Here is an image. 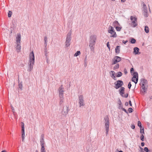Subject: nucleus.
Masks as SVG:
<instances>
[{"instance_id":"nucleus-52","label":"nucleus","mask_w":152,"mask_h":152,"mask_svg":"<svg viewBox=\"0 0 152 152\" xmlns=\"http://www.w3.org/2000/svg\"><path fill=\"white\" fill-rule=\"evenodd\" d=\"M142 5H143V8L145 7H146V5L144 3L142 2Z\"/></svg>"},{"instance_id":"nucleus-63","label":"nucleus","mask_w":152,"mask_h":152,"mask_svg":"<svg viewBox=\"0 0 152 152\" xmlns=\"http://www.w3.org/2000/svg\"><path fill=\"white\" fill-rule=\"evenodd\" d=\"M111 1H115V0H111Z\"/></svg>"},{"instance_id":"nucleus-1","label":"nucleus","mask_w":152,"mask_h":152,"mask_svg":"<svg viewBox=\"0 0 152 152\" xmlns=\"http://www.w3.org/2000/svg\"><path fill=\"white\" fill-rule=\"evenodd\" d=\"M97 37L95 35H92L90 36L89 40V47L91 51L94 52V47L96 41Z\"/></svg>"},{"instance_id":"nucleus-54","label":"nucleus","mask_w":152,"mask_h":152,"mask_svg":"<svg viewBox=\"0 0 152 152\" xmlns=\"http://www.w3.org/2000/svg\"><path fill=\"white\" fill-rule=\"evenodd\" d=\"M128 42V41L127 40H126V41H124V40H123V42H122L123 43H124V44H126L127 42Z\"/></svg>"},{"instance_id":"nucleus-47","label":"nucleus","mask_w":152,"mask_h":152,"mask_svg":"<svg viewBox=\"0 0 152 152\" xmlns=\"http://www.w3.org/2000/svg\"><path fill=\"white\" fill-rule=\"evenodd\" d=\"M11 109H12V110L13 113L14 114V113H15V112L14 111V107H13L12 106H11Z\"/></svg>"},{"instance_id":"nucleus-18","label":"nucleus","mask_w":152,"mask_h":152,"mask_svg":"<svg viewBox=\"0 0 152 152\" xmlns=\"http://www.w3.org/2000/svg\"><path fill=\"white\" fill-rule=\"evenodd\" d=\"M115 73V72L113 71H111L110 72L111 77L114 80H116V79L115 76H114Z\"/></svg>"},{"instance_id":"nucleus-23","label":"nucleus","mask_w":152,"mask_h":152,"mask_svg":"<svg viewBox=\"0 0 152 152\" xmlns=\"http://www.w3.org/2000/svg\"><path fill=\"white\" fill-rule=\"evenodd\" d=\"M44 52L45 54V58L47 60V62H48V51L47 50V48H44Z\"/></svg>"},{"instance_id":"nucleus-43","label":"nucleus","mask_w":152,"mask_h":152,"mask_svg":"<svg viewBox=\"0 0 152 152\" xmlns=\"http://www.w3.org/2000/svg\"><path fill=\"white\" fill-rule=\"evenodd\" d=\"M144 151L146 152H149V151L148 148L147 147H145L144 149Z\"/></svg>"},{"instance_id":"nucleus-36","label":"nucleus","mask_w":152,"mask_h":152,"mask_svg":"<svg viewBox=\"0 0 152 152\" xmlns=\"http://www.w3.org/2000/svg\"><path fill=\"white\" fill-rule=\"evenodd\" d=\"M41 152H46L44 147H41Z\"/></svg>"},{"instance_id":"nucleus-10","label":"nucleus","mask_w":152,"mask_h":152,"mask_svg":"<svg viewBox=\"0 0 152 152\" xmlns=\"http://www.w3.org/2000/svg\"><path fill=\"white\" fill-rule=\"evenodd\" d=\"M134 75L132 78V81L134 82L135 84H137L138 81V74L137 72H134Z\"/></svg>"},{"instance_id":"nucleus-57","label":"nucleus","mask_w":152,"mask_h":152,"mask_svg":"<svg viewBox=\"0 0 152 152\" xmlns=\"http://www.w3.org/2000/svg\"><path fill=\"white\" fill-rule=\"evenodd\" d=\"M125 105L126 106H127L128 105V103L127 102H126Z\"/></svg>"},{"instance_id":"nucleus-35","label":"nucleus","mask_w":152,"mask_h":152,"mask_svg":"<svg viewBox=\"0 0 152 152\" xmlns=\"http://www.w3.org/2000/svg\"><path fill=\"white\" fill-rule=\"evenodd\" d=\"M140 139L142 141H144V134H142V135L140 137Z\"/></svg>"},{"instance_id":"nucleus-41","label":"nucleus","mask_w":152,"mask_h":152,"mask_svg":"<svg viewBox=\"0 0 152 152\" xmlns=\"http://www.w3.org/2000/svg\"><path fill=\"white\" fill-rule=\"evenodd\" d=\"M19 87L21 89H22V85L21 83H20L18 85Z\"/></svg>"},{"instance_id":"nucleus-17","label":"nucleus","mask_w":152,"mask_h":152,"mask_svg":"<svg viewBox=\"0 0 152 152\" xmlns=\"http://www.w3.org/2000/svg\"><path fill=\"white\" fill-rule=\"evenodd\" d=\"M16 50L17 52H19L21 50L20 43H16Z\"/></svg>"},{"instance_id":"nucleus-61","label":"nucleus","mask_w":152,"mask_h":152,"mask_svg":"<svg viewBox=\"0 0 152 152\" xmlns=\"http://www.w3.org/2000/svg\"><path fill=\"white\" fill-rule=\"evenodd\" d=\"M150 98L151 99H152V96H150Z\"/></svg>"},{"instance_id":"nucleus-11","label":"nucleus","mask_w":152,"mask_h":152,"mask_svg":"<svg viewBox=\"0 0 152 152\" xmlns=\"http://www.w3.org/2000/svg\"><path fill=\"white\" fill-rule=\"evenodd\" d=\"M114 84L115 85V88L118 89L123 85L124 83L121 80H118L116 81V83H115Z\"/></svg>"},{"instance_id":"nucleus-64","label":"nucleus","mask_w":152,"mask_h":152,"mask_svg":"<svg viewBox=\"0 0 152 152\" xmlns=\"http://www.w3.org/2000/svg\"><path fill=\"white\" fill-rule=\"evenodd\" d=\"M141 152H145L143 151H142Z\"/></svg>"},{"instance_id":"nucleus-34","label":"nucleus","mask_w":152,"mask_h":152,"mask_svg":"<svg viewBox=\"0 0 152 152\" xmlns=\"http://www.w3.org/2000/svg\"><path fill=\"white\" fill-rule=\"evenodd\" d=\"M138 126H139L140 128H142L141 124V122L140 121H138Z\"/></svg>"},{"instance_id":"nucleus-56","label":"nucleus","mask_w":152,"mask_h":152,"mask_svg":"<svg viewBox=\"0 0 152 152\" xmlns=\"http://www.w3.org/2000/svg\"><path fill=\"white\" fill-rule=\"evenodd\" d=\"M145 145V143L143 142H142L141 143V146L142 147L143 146Z\"/></svg>"},{"instance_id":"nucleus-3","label":"nucleus","mask_w":152,"mask_h":152,"mask_svg":"<svg viewBox=\"0 0 152 152\" xmlns=\"http://www.w3.org/2000/svg\"><path fill=\"white\" fill-rule=\"evenodd\" d=\"M105 128L106 131V135H107L109 131V119L108 116H105L104 118Z\"/></svg>"},{"instance_id":"nucleus-25","label":"nucleus","mask_w":152,"mask_h":152,"mask_svg":"<svg viewBox=\"0 0 152 152\" xmlns=\"http://www.w3.org/2000/svg\"><path fill=\"white\" fill-rule=\"evenodd\" d=\"M120 46H117L115 48V52L117 53H120Z\"/></svg>"},{"instance_id":"nucleus-31","label":"nucleus","mask_w":152,"mask_h":152,"mask_svg":"<svg viewBox=\"0 0 152 152\" xmlns=\"http://www.w3.org/2000/svg\"><path fill=\"white\" fill-rule=\"evenodd\" d=\"M140 128V132L141 134H144V128Z\"/></svg>"},{"instance_id":"nucleus-33","label":"nucleus","mask_w":152,"mask_h":152,"mask_svg":"<svg viewBox=\"0 0 152 152\" xmlns=\"http://www.w3.org/2000/svg\"><path fill=\"white\" fill-rule=\"evenodd\" d=\"M135 42H136V40L135 39H134V38H132V39H131V42L132 44H134V43H135Z\"/></svg>"},{"instance_id":"nucleus-12","label":"nucleus","mask_w":152,"mask_h":152,"mask_svg":"<svg viewBox=\"0 0 152 152\" xmlns=\"http://www.w3.org/2000/svg\"><path fill=\"white\" fill-rule=\"evenodd\" d=\"M121 58L118 56H115L113 59L112 65H114L121 61Z\"/></svg>"},{"instance_id":"nucleus-42","label":"nucleus","mask_w":152,"mask_h":152,"mask_svg":"<svg viewBox=\"0 0 152 152\" xmlns=\"http://www.w3.org/2000/svg\"><path fill=\"white\" fill-rule=\"evenodd\" d=\"M131 86H132V85L131 84V82H129L128 84V88L129 89H130Z\"/></svg>"},{"instance_id":"nucleus-5","label":"nucleus","mask_w":152,"mask_h":152,"mask_svg":"<svg viewBox=\"0 0 152 152\" xmlns=\"http://www.w3.org/2000/svg\"><path fill=\"white\" fill-rule=\"evenodd\" d=\"M130 19L132 22L129 24L133 27H136L137 25V18L131 16H130Z\"/></svg>"},{"instance_id":"nucleus-29","label":"nucleus","mask_w":152,"mask_h":152,"mask_svg":"<svg viewBox=\"0 0 152 152\" xmlns=\"http://www.w3.org/2000/svg\"><path fill=\"white\" fill-rule=\"evenodd\" d=\"M119 64H116L114 66L113 68V69L114 70H115L116 69H117L119 68Z\"/></svg>"},{"instance_id":"nucleus-58","label":"nucleus","mask_w":152,"mask_h":152,"mask_svg":"<svg viewBox=\"0 0 152 152\" xmlns=\"http://www.w3.org/2000/svg\"><path fill=\"white\" fill-rule=\"evenodd\" d=\"M126 0H121V1L122 2H124L126 1Z\"/></svg>"},{"instance_id":"nucleus-28","label":"nucleus","mask_w":152,"mask_h":152,"mask_svg":"<svg viewBox=\"0 0 152 152\" xmlns=\"http://www.w3.org/2000/svg\"><path fill=\"white\" fill-rule=\"evenodd\" d=\"M122 74L121 72H119L116 73V76L117 77H119L122 75Z\"/></svg>"},{"instance_id":"nucleus-24","label":"nucleus","mask_w":152,"mask_h":152,"mask_svg":"<svg viewBox=\"0 0 152 152\" xmlns=\"http://www.w3.org/2000/svg\"><path fill=\"white\" fill-rule=\"evenodd\" d=\"M113 25L115 28L117 26H118L120 24L117 21L115 20L113 23Z\"/></svg>"},{"instance_id":"nucleus-40","label":"nucleus","mask_w":152,"mask_h":152,"mask_svg":"<svg viewBox=\"0 0 152 152\" xmlns=\"http://www.w3.org/2000/svg\"><path fill=\"white\" fill-rule=\"evenodd\" d=\"M21 128L22 129H24V124L23 122H21Z\"/></svg>"},{"instance_id":"nucleus-50","label":"nucleus","mask_w":152,"mask_h":152,"mask_svg":"<svg viewBox=\"0 0 152 152\" xmlns=\"http://www.w3.org/2000/svg\"><path fill=\"white\" fill-rule=\"evenodd\" d=\"M134 71V69L133 68H131L130 69V72L131 73H132Z\"/></svg>"},{"instance_id":"nucleus-62","label":"nucleus","mask_w":152,"mask_h":152,"mask_svg":"<svg viewBox=\"0 0 152 152\" xmlns=\"http://www.w3.org/2000/svg\"><path fill=\"white\" fill-rule=\"evenodd\" d=\"M35 152H38V151H37V150H36V151Z\"/></svg>"},{"instance_id":"nucleus-32","label":"nucleus","mask_w":152,"mask_h":152,"mask_svg":"<svg viewBox=\"0 0 152 152\" xmlns=\"http://www.w3.org/2000/svg\"><path fill=\"white\" fill-rule=\"evenodd\" d=\"M115 28L116 30L118 31H120L122 28L121 27H119L118 26H117Z\"/></svg>"},{"instance_id":"nucleus-13","label":"nucleus","mask_w":152,"mask_h":152,"mask_svg":"<svg viewBox=\"0 0 152 152\" xmlns=\"http://www.w3.org/2000/svg\"><path fill=\"white\" fill-rule=\"evenodd\" d=\"M125 88L124 87H121L120 89L119 90V91L120 92V94L121 96L122 97H124L125 98H127L128 97V94H126L124 95L123 94H124V91Z\"/></svg>"},{"instance_id":"nucleus-4","label":"nucleus","mask_w":152,"mask_h":152,"mask_svg":"<svg viewBox=\"0 0 152 152\" xmlns=\"http://www.w3.org/2000/svg\"><path fill=\"white\" fill-rule=\"evenodd\" d=\"M71 34L72 33L71 32H69L67 34L66 40L65 42V45L66 47H69L70 44V41L71 40Z\"/></svg>"},{"instance_id":"nucleus-59","label":"nucleus","mask_w":152,"mask_h":152,"mask_svg":"<svg viewBox=\"0 0 152 152\" xmlns=\"http://www.w3.org/2000/svg\"><path fill=\"white\" fill-rule=\"evenodd\" d=\"M140 149H141V151H143V148H142L140 146Z\"/></svg>"},{"instance_id":"nucleus-21","label":"nucleus","mask_w":152,"mask_h":152,"mask_svg":"<svg viewBox=\"0 0 152 152\" xmlns=\"http://www.w3.org/2000/svg\"><path fill=\"white\" fill-rule=\"evenodd\" d=\"M21 132H22V135L21 137L22 139V141H23L25 139V132L24 129H21Z\"/></svg>"},{"instance_id":"nucleus-22","label":"nucleus","mask_w":152,"mask_h":152,"mask_svg":"<svg viewBox=\"0 0 152 152\" xmlns=\"http://www.w3.org/2000/svg\"><path fill=\"white\" fill-rule=\"evenodd\" d=\"M141 86L142 87V93L144 94L145 92H146L147 91V88L145 87V86H147V85H141Z\"/></svg>"},{"instance_id":"nucleus-44","label":"nucleus","mask_w":152,"mask_h":152,"mask_svg":"<svg viewBox=\"0 0 152 152\" xmlns=\"http://www.w3.org/2000/svg\"><path fill=\"white\" fill-rule=\"evenodd\" d=\"M121 109H122L123 111H124L126 114L128 113V112L126 110V109H124V108L123 107Z\"/></svg>"},{"instance_id":"nucleus-19","label":"nucleus","mask_w":152,"mask_h":152,"mask_svg":"<svg viewBox=\"0 0 152 152\" xmlns=\"http://www.w3.org/2000/svg\"><path fill=\"white\" fill-rule=\"evenodd\" d=\"M139 49L137 47H135L134 48V53L135 55L140 54V52L139 51Z\"/></svg>"},{"instance_id":"nucleus-16","label":"nucleus","mask_w":152,"mask_h":152,"mask_svg":"<svg viewBox=\"0 0 152 152\" xmlns=\"http://www.w3.org/2000/svg\"><path fill=\"white\" fill-rule=\"evenodd\" d=\"M148 82L147 80L145 79H142L141 82L140 83V85H147Z\"/></svg>"},{"instance_id":"nucleus-45","label":"nucleus","mask_w":152,"mask_h":152,"mask_svg":"<svg viewBox=\"0 0 152 152\" xmlns=\"http://www.w3.org/2000/svg\"><path fill=\"white\" fill-rule=\"evenodd\" d=\"M144 12H147V7H143Z\"/></svg>"},{"instance_id":"nucleus-37","label":"nucleus","mask_w":152,"mask_h":152,"mask_svg":"<svg viewBox=\"0 0 152 152\" xmlns=\"http://www.w3.org/2000/svg\"><path fill=\"white\" fill-rule=\"evenodd\" d=\"M12 14V12L11 11H9L8 15V17H10L11 16Z\"/></svg>"},{"instance_id":"nucleus-30","label":"nucleus","mask_w":152,"mask_h":152,"mask_svg":"<svg viewBox=\"0 0 152 152\" xmlns=\"http://www.w3.org/2000/svg\"><path fill=\"white\" fill-rule=\"evenodd\" d=\"M80 51H77L76 53H75L74 55V56H78L80 55Z\"/></svg>"},{"instance_id":"nucleus-27","label":"nucleus","mask_w":152,"mask_h":152,"mask_svg":"<svg viewBox=\"0 0 152 152\" xmlns=\"http://www.w3.org/2000/svg\"><path fill=\"white\" fill-rule=\"evenodd\" d=\"M145 31L146 33H148L149 32V28L148 27L146 26L145 27Z\"/></svg>"},{"instance_id":"nucleus-20","label":"nucleus","mask_w":152,"mask_h":152,"mask_svg":"<svg viewBox=\"0 0 152 152\" xmlns=\"http://www.w3.org/2000/svg\"><path fill=\"white\" fill-rule=\"evenodd\" d=\"M118 108L119 109H122L123 107V104L122 103V102L121 101V100L120 99H119L118 101Z\"/></svg>"},{"instance_id":"nucleus-2","label":"nucleus","mask_w":152,"mask_h":152,"mask_svg":"<svg viewBox=\"0 0 152 152\" xmlns=\"http://www.w3.org/2000/svg\"><path fill=\"white\" fill-rule=\"evenodd\" d=\"M34 63V56L33 51H32L29 54V63H28L29 69L28 71H30L33 69V65Z\"/></svg>"},{"instance_id":"nucleus-51","label":"nucleus","mask_w":152,"mask_h":152,"mask_svg":"<svg viewBox=\"0 0 152 152\" xmlns=\"http://www.w3.org/2000/svg\"><path fill=\"white\" fill-rule=\"evenodd\" d=\"M129 103L131 106H132V104L131 103V102L130 100H129Z\"/></svg>"},{"instance_id":"nucleus-14","label":"nucleus","mask_w":152,"mask_h":152,"mask_svg":"<svg viewBox=\"0 0 152 152\" xmlns=\"http://www.w3.org/2000/svg\"><path fill=\"white\" fill-rule=\"evenodd\" d=\"M44 135L42 134L41 136V138L40 139V145L41 147H44L45 145L44 141Z\"/></svg>"},{"instance_id":"nucleus-7","label":"nucleus","mask_w":152,"mask_h":152,"mask_svg":"<svg viewBox=\"0 0 152 152\" xmlns=\"http://www.w3.org/2000/svg\"><path fill=\"white\" fill-rule=\"evenodd\" d=\"M79 103L80 104L79 107L84 106L85 105L84 100V97L83 95H80L79 96Z\"/></svg>"},{"instance_id":"nucleus-48","label":"nucleus","mask_w":152,"mask_h":152,"mask_svg":"<svg viewBox=\"0 0 152 152\" xmlns=\"http://www.w3.org/2000/svg\"><path fill=\"white\" fill-rule=\"evenodd\" d=\"M107 47H108V48L109 49H110V45L109 44V42H108L107 43Z\"/></svg>"},{"instance_id":"nucleus-26","label":"nucleus","mask_w":152,"mask_h":152,"mask_svg":"<svg viewBox=\"0 0 152 152\" xmlns=\"http://www.w3.org/2000/svg\"><path fill=\"white\" fill-rule=\"evenodd\" d=\"M60 102H59V104L60 105L62 104L63 102H64V97H60Z\"/></svg>"},{"instance_id":"nucleus-9","label":"nucleus","mask_w":152,"mask_h":152,"mask_svg":"<svg viewBox=\"0 0 152 152\" xmlns=\"http://www.w3.org/2000/svg\"><path fill=\"white\" fill-rule=\"evenodd\" d=\"M59 97H64V88L62 85H61L58 88Z\"/></svg>"},{"instance_id":"nucleus-6","label":"nucleus","mask_w":152,"mask_h":152,"mask_svg":"<svg viewBox=\"0 0 152 152\" xmlns=\"http://www.w3.org/2000/svg\"><path fill=\"white\" fill-rule=\"evenodd\" d=\"M108 32L110 33L111 35L110 37L115 38L117 37L116 32L114 31L113 27L111 26H110L108 28Z\"/></svg>"},{"instance_id":"nucleus-55","label":"nucleus","mask_w":152,"mask_h":152,"mask_svg":"<svg viewBox=\"0 0 152 152\" xmlns=\"http://www.w3.org/2000/svg\"><path fill=\"white\" fill-rule=\"evenodd\" d=\"M44 45L45 46V48H46V47L47 46V42H45L44 43Z\"/></svg>"},{"instance_id":"nucleus-8","label":"nucleus","mask_w":152,"mask_h":152,"mask_svg":"<svg viewBox=\"0 0 152 152\" xmlns=\"http://www.w3.org/2000/svg\"><path fill=\"white\" fill-rule=\"evenodd\" d=\"M69 111L68 106V105L64 106L61 111V114L64 116H66L68 114Z\"/></svg>"},{"instance_id":"nucleus-53","label":"nucleus","mask_w":152,"mask_h":152,"mask_svg":"<svg viewBox=\"0 0 152 152\" xmlns=\"http://www.w3.org/2000/svg\"><path fill=\"white\" fill-rule=\"evenodd\" d=\"M135 126L134 125H132L131 126V127L132 129H134L135 128Z\"/></svg>"},{"instance_id":"nucleus-60","label":"nucleus","mask_w":152,"mask_h":152,"mask_svg":"<svg viewBox=\"0 0 152 152\" xmlns=\"http://www.w3.org/2000/svg\"><path fill=\"white\" fill-rule=\"evenodd\" d=\"M1 152H7V151L5 150H3Z\"/></svg>"},{"instance_id":"nucleus-46","label":"nucleus","mask_w":152,"mask_h":152,"mask_svg":"<svg viewBox=\"0 0 152 152\" xmlns=\"http://www.w3.org/2000/svg\"><path fill=\"white\" fill-rule=\"evenodd\" d=\"M48 38L46 36H45L44 37V41L45 42H47Z\"/></svg>"},{"instance_id":"nucleus-38","label":"nucleus","mask_w":152,"mask_h":152,"mask_svg":"<svg viewBox=\"0 0 152 152\" xmlns=\"http://www.w3.org/2000/svg\"><path fill=\"white\" fill-rule=\"evenodd\" d=\"M133 110V109L132 108H129L128 109V111L129 113H132Z\"/></svg>"},{"instance_id":"nucleus-39","label":"nucleus","mask_w":152,"mask_h":152,"mask_svg":"<svg viewBox=\"0 0 152 152\" xmlns=\"http://www.w3.org/2000/svg\"><path fill=\"white\" fill-rule=\"evenodd\" d=\"M143 14L144 16L145 17H147L148 16L147 12H143Z\"/></svg>"},{"instance_id":"nucleus-49","label":"nucleus","mask_w":152,"mask_h":152,"mask_svg":"<svg viewBox=\"0 0 152 152\" xmlns=\"http://www.w3.org/2000/svg\"><path fill=\"white\" fill-rule=\"evenodd\" d=\"M124 72L125 75H126L127 74V71L126 69H124Z\"/></svg>"},{"instance_id":"nucleus-15","label":"nucleus","mask_w":152,"mask_h":152,"mask_svg":"<svg viewBox=\"0 0 152 152\" xmlns=\"http://www.w3.org/2000/svg\"><path fill=\"white\" fill-rule=\"evenodd\" d=\"M21 39V35L20 33H18L17 34V36L16 38V43H20V41Z\"/></svg>"}]
</instances>
